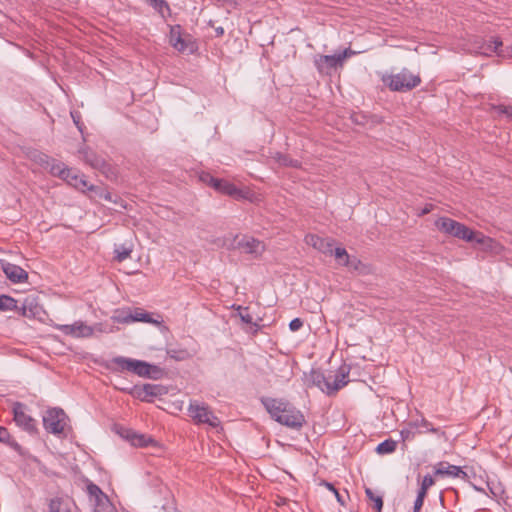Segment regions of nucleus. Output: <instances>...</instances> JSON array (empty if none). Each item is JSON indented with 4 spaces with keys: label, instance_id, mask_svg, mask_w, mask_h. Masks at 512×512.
<instances>
[{
    "label": "nucleus",
    "instance_id": "f257e3e1",
    "mask_svg": "<svg viewBox=\"0 0 512 512\" xmlns=\"http://www.w3.org/2000/svg\"><path fill=\"white\" fill-rule=\"evenodd\" d=\"M262 405L270 417L281 425L300 430L305 424V416L294 405L284 399L262 397Z\"/></svg>",
    "mask_w": 512,
    "mask_h": 512
},
{
    "label": "nucleus",
    "instance_id": "f03ea898",
    "mask_svg": "<svg viewBox=\"0 0 512 512\" xmlns=\"http://www.w3.org/2000/svg\"><path fill=\"white\" fill-rule=\"evenodd\" d=\"M383 82L392 91L407 92L419 86L421 78L404 68L397 74L384 77Z\"/></svg>",
    "mask_w": 512,
    "mask_h": 512
},
{
    "label": "nucleus",
    "instance_id": "7ed1b4c3",
    "mask_svg": "<svg viewBox=\"0 0 512 512\" xmlns=\"http://www.w3.org/2000/svg\"><path fill=\"white\" fill-rule=\"evenodd\" d=\"M188 415L196 424H207L213 428L220 425L219 418L215 416L210 407L203 402L196 400L190 401Z\"/></svg>",
    "mask_w": 512,
    "mask_h": 512
},
{
    "label": "nucleus",
    "instance_id": "20e7f679",
    "mask_svg": "<svg viewBox=\"0 0 512 512\" xmlns=\"http://www.w3.org/2000/svg\"><path fill=\"white\" fill-rule=\"evenodd\" d=\"M67 415L63 409L54 407L43 415V426L48 433L59 435L64 432Z\"/></svg>",
    "mask_w": 512,
    "mask_h": 512
},
{
    "label": "nucleus",
    "instance_id": "39448f33",
    "mask_svg": "<svg viewBox=\"0 0 512 512\" xmlns=\"http://www.w3.org/2000/svg\"><path fill=\"white\" fill-rule=\"evenodd\" d=\"M81 159L91 168L100 171L107 178L115 176L113 167L101 156L97 155L87 146H83L78 150Z\"/></svg>",
    "mask_w": 512,
    "mask_h": 512
},
{
    "label": "nucleus",
    "instance_id": "423d86ee",
    "mask_svg": "<svg viewBox=\"0 0 512 512\" xmlns=\"http://www.w3.org/2000/svg\"><path fill=\"white\" fill-rule=\"evenodd\" d=\"M121 390L143 402H153L154 397L162 396L167 393V388L165 386L150 383L142 386L135 385L130 389L122 388Z\"/></svg>",
    "mask_w": 512,
    "mask_h": 512
},
{
    "label": "nucleus",
    "instance_id": "0eeeda50",
    "mask_svg": "<svg viewBox=\"0 0 512 512\" xmlns=\"http://www.w3.org/2000/svg\"><path fill=\"white\" fill-rule=\"evenodd\" d=\"M86 492L93 505V512H108L112 503L102 489L90 480H87Z\"/></svg>",
    "mask_w": 512,
    "mask_h": 512
},
{
    "label": "nucleus",
    "instance_id": "6e6552de",
    "mask_svg": "<svg viewBox=\"0 0 512 512\" xmlns=\"http://www.w3.org/2000/svg\"><path fill=\"white\" fill-rule=\"evenodd\" d=\"M13 419L17 426L31 435L38 432L37 421L27 414V406L21 402H15L12 407Z\"/></svg>",
    "mask_w": 512,
    "mask_h": 512
},
{
    "label": "nucleus",
    "instance_id": "1a4fd4ad",
    "mask_svg": "<svg viewBox=\"0 0 512 512\" xmlns=\"http://www.w3.org/2000/svg\"><path fill=\"white\" fill-rule=\"evenodd\" d=\"M145 366V361L143 360L117 356L110 360L107 368L113 372L129 371L140 377L142 368Z\"/></svg>",
    "mask_w": 512,
    "mask_h": 512
},
{
    "label": "nucleus",
    "instance_id": "9d476101",
    "mask_svg": "<svg viewBox=\"0 0 512 512\" xmlns=\"http://www.w3.org/2000/svg\"><path fill=\"white\" fill-rule=\"evenodd\" d=\"M228 249L240 250L243 253L257 257L264 251V245L258 239L250 236H242L241 238L236 236L228 246Z\"/></svg>",
    "mask_w": 512,
    "mask_h": 512
},
{
    "label": "nucleus",
    "instance_id": "9b49d317",
    "mask_svg": "<svg viewBox=\"0 0 512 512\" xmlns=\"http://www.w3.org/2000/svg\"><path fill=\"white\" fill-rule=\"evenodd\" d=\"M115 320L118 323L128 324L132 322L158 323L154 320L150 313L142 308H127L116 312Z\"/></svg>",
    "mask_w": 512,
    "mask_h": 512
},
{
    "label": "nucleus",
    "instance_id": "f8f14e48",
    "mask_svg": "<svg viewBox=\"0 0 512 512\" xmlns=\"http://www.w3.org/2000/svg\"><path fill=\"white\" fill-rule=\"evenodd\" d=\"M211 181L213 182L212 188L221 194L230 196L236 200L248 198V191L236 187L233 183H231L228 180L217 178L216 180Z\"/></svg>",
    "mask_w": 512,
    "mask_h": 512
},
{
    "label": "nucleus",
    "instance_id": "ddd939ff",
    "mask_svg": "<svg viewBox=\"0 0 512 512\" xmlns=\"http://www.w3.org/2000/svg\"><path fill=\"white\" fill-rule=\"evenodd\" d=\"M314 65L321 75H330L332 70L336 69L338 66H342L337 54L316 55L314 57Z\"/></svg>",
    "mask_w": 512,
    "mask_h": 512
},
{
    "label": "nucleus",
    "instance_id": "4468645a",
    "mask_svg": "<svg viewBox=\"0 0 512 512\" xmlns=\"http://www.w3.org/2000/svg\"><path fill=\"white\" fill-rule=\"evenodd\" d=\"M435 476H449L466 480L468 474L460 466L449 464L446 461L438 462L434 467Z\"/></svg>",
    "mask_w": 512,
    "mask_h": 512
},
{
    "label": "nucleus",
    "instance_id": "2eb2a0df",
    "mask_svg": "<svg viewBox=\"0 0 512 512\" xmlns=\"http://www.w3.org/2000/svg\"><path fill=\"white\" fill-rule=\"evenodd\" d=\"M451 236L456 237L461 240H465L467 242L475 241V242L481 243V244H483L485 242V237L482 233L475 232L460 222H458V224L456 225Z\"/></svg>",
    "mask_w": 512,
    "mask_h": 512
},
{
    "label": "nucleus",
    "instance_id": "dca6fc26",
    "mask_svg": "<svg viewBox=\"0 0 512 512\" xmlns=\"http://www.w3.org/2000/svg\"><path fill=\"white\" fill-rule=\"evenodd\" d=\"M350 366L342 364L334 375L331 387H328V395H333L349 383Z\"/></svg>",
    "mask_w": 512,
    "mask_h": 512
},
{
    "label": "nucleus",
    "instance_id": "f3484780",
    "mask_svg": "<svg viewBox=\"0 0 512 512\" xmlns=\"http://www.w3.org/2000/svg\"><path fill=\"white\" fill-rule=\"evenodd\" d=\"M307 244L313 246L319 252L332 255L333 254V243L334 240L331 238H323L315 234H309L306 236Z\"/></svg>",
    "mask_w": 512,
    "mask_h": 512
},
{
    "label": "nucleus",
    "instance_id": "a211bd4d",
    "mask_svg": "<svg viewBox=\"0 0 512 512\" xmlns=\"http://www.w3.org/2000/svg\"><path fill=\"white\" fill-rule=\"evenodd\" d=\"M121 436L135 447H148L156 445V441L152 437L137 433L131 429L124 430Z\"/></svg>",
    "mask_w": 512,
    "mask_h": 512
},
{
    "label": "nucleus",
    "instance_id": "6ab92c4d",
    "mask_svg": "<svg viewBox=\"0 0 512 512\" xmlns=\"http://www.w3.org/2000/svg\"><path fill=\"white\" fill-rule=\"evenodd\" d=\"M502 41L499 37H493L491 40L484 43L480 48L483 49V53H496L499 57H512V45L505 49L502 47Z\"/></svg>",
    "mask_w": 512,
    "mask_h": 512
},
{
    "label": "nucleus",
    "instance_id": "aec40b11",
    "mask_svg": "<svg viewBox=\"0 0 512 512\" xmlns=\"http://www.w3.org/2000/svg\"><path fill=\"white\" fill-rule=\"evenodd\" d=\"M61 331L66 335L73 337H90L93 335V328L82 321H77L71 325H63Z\"/></svg>",
    "mask_w": 512,
    "mask_h": 512
},
{
    "label": "nucleus",
    "instance_id": "412c9836",
    "mask_svg": "<svg viewBox=\"0 0 512 512\" xmlns=\"http://www.w3.org/2000/svg\"><path fill=\"white\" fill-rule=\"evenodd\" d=\"M2 268L6 277L13 283H23L28 279V273L18 265L6 263Z\"/></svg>",
    "mask_w": 512,
    "mask_h": 512
},
{
    "label": "nucleus",
    "instance_id": "4be33fe9",
    "mask_svg": "<svg viewBox=\"0 0 512 512\" xmlns=\"http://www.w3.org/2000/svg\"><path fill=\"white\" fill-rule=\"evenodd\" d=\"M331 376L326 377L324 372L320 369H312L309 375V380L312 385L318 387L322 392L328 395V387H331Z\"/></svg>",
    "mask_w": 512,
    "mask_h": 512
},
{
    "label": "nucleus",
    "instance_id": "5701e85b",
    "mask_svg": "<svg viewBox=\"0 0 512 512\" xmlns=\"http://www.w3.org/2000/svg\"><path fill=\"white\" fill-rule=\"evenodd\" d=\"M181 30L182 29L180 25H174L170 27L169 43L177 51L185 52L187 45L182 37Z\"/></svg>",
    "mask_w": 512,
    "mask_h": 512
},
{
    "label": "nucleus",
    "instance_id": "b1692460",
    "mask_svg": "<svg viewBox=\"0 0 512 512\" xmlns=\"http://www.w3.org/2000/svg\"><path fill=\"white\" fill-rule=\"evenodd\" d=\"M64 181H66L69 185L75 187L76 189L80 190H93L94 186L89 184L88 181L85 179L84 175L77 174L73 169L70 168V174L69 177L64 178Z\"/></svg>",
    "mask_w": 512,
    "mask_h": 512
},
{
    "label": "nucleus",
    "instance_id": "393cba45",
    "mask_svg": "<svg viewBox=\"0 0 512 512\" xmlns=\"http://www.w3.org/2000/svg\"><path fill=\"white\" fill-rule=\"evenodd\" d=\"M145 365L146 366L142 368L140 377L159 380L166 375L165 369L161 368L158 365L150 364L146 361Z\"/></svg>",
    "mask_w": 512,
    "mask_h": 512
},
{
    "label": "nucleus",
    "instance_id": "a878e982",
    "mask_svg": "<svg viewBox=\"0 0 512 512\" xmlns=\"http://www.w3.org/2000/svg\"><path fill=\"white\" fill-rule=\"evenodd\" d=\"M166 354L168 357L175 361H185L192 358L193 356L186 348L180 346H167Z\"/></svg>",
    "mask_w": 512,
    "mask_h": 512
},
{
    "label": "nucleus",
    "instance_id": "bb28decb",
    "mask_svg": "<svg viewBox=\"0 0 512 512\" xmlns=\"http://www.w3.org/2000/svg\"><path fill=\"white\" fill-rule=\"evenodd\" d=\"M343 266H346L351 271L357 272L358 274L362 275L368 274L370 272V267L354 256H350L347 262H343Z\"/></svg>",
    "mask_w": 512,
    "mask_h": 512
},
{
    "label": "nucleus",
    "instance_id": "cd10ccee",
    "mask_svg": "<svg viewBox=\"0 0 512 512\" xmlns=\"http://www.w3.org/2000/svg\"><path fill=\"white\" fill-rule=\"evenodd\" d=\"M49 172L53 176H57L61 178L62 180L64 178L69 177L70 174V168L66 167L63 163L57 162L55 159H51V163L49 164Z\"/></svg>",
    "mask_w": 512,
    "mask_h": 512
},
{
    "label": "nucleus",
    "instance_id": "c85d7f7f",
    "mask_svg": "<svg viewBox=\"0 0 512 512\" xmlns=\"http://www.w3.org/2000/svg\"><path fill=\"white\" fill-rule=\"evenodd\" d=\"M272 158L277 162L280 166L284 167H292V168H300L301 162L297 159H292L288 154H284L281 152H275Z\"/></svg>",
    "mask_w": 512,
    "mask_h": 512
},
{
    "label": "nucleus",
    "instance_id": "c756f323",
    "mask_svg": "<svg viewBox=\"0 0 512 512\" xmlns=\"http://www.w3.org/2000/svg\"><path fill=\"white\" fill-rule=\"evenodd\" d=\"M48 512H72L71 502L59 497L51 499Z\"/></svg>",
    "mask_w": 512,
    "mask_h": 512
},
{
    "label": "nucleus",
    "instance_id": "7c9ffc66",
    "mask_svg": "<svg viewBox=\"0 0 512 512\" xmlns=\"http://www.w3.org/2000/svg\"><path fill=\"white\" fill-rule=\"evenodd\" d=\"M149 6L157 11L163 18L171 15V8L166 0H144Z\"/></svg>",
    "mask_w": 512,
    "mask_h": 512
},
{
    "label": "nucleus",
    "instance_id": "2f4dec72",
    "mask_svg": "<svg viewBox=\"0 0 512 512\" xmlns=\"http://www.w3.org/2000/svg\"><path fill=\"white\" fill-rule=\"evenodd\" d=\"M436 227L443 233L448 234L451 236L453 233L456 225L458 224V221L448 218V217H441L436 221Z\"/></svg>",
    "mask_w": 512,
    "mask_h": 512
},
{
    "label": "nucleus",
    "instance_id": "473e14b6",
    "mask_svg": "<svg viewBox=\"0 0 512 512\" xmlns=\"http://www.w3.org/2000/svg\"><path fill=\"white\" fill-rule=\"evenodd\" d=\"M397 448V442L393 439H386L383 442L379 443L376 447V452L378 454H389L393 453Z\"/></svg>",
    "mask_w": 512,
    "mask_h": 512
},
{
    "label": "nucleus",
    "instance_id": "72a5a7b5",
    "mask_svg": "<svg viewBox=\"0 0 512 512\" xmlns=\"http://www.w3.org/2000/svg\"><path fill=\"white\" fill-rule=\"evenodd\" d=\"M17 309V300L9 295H0V311H12Z\"/></svg>",
    "mask_w": 512,
    "mask_h": 512
},
{
    "label": "nucleus",
    "instance_id": "f704fd0d",
    "mask_svg": "<svg viewBox=\"0 0 512 512\" xmlns=\"http://www.w3.org/2000/svg\"><path fill=\"white\" fill-rule=\"evenodd\" d=\"M132 253V248L131 247H127L126 245H118L115 247L114 249V260H116L117 262H123L124 260H126L127 258L130 257Z\"/></svg>",
    "mask_w": 512,
    "mask_h": 512
},
{
    "label": "nucleus",
    "instance_id": "c9c22d12",
    "mask_svg": "<svg viewBox=\"0 0 512 512\" xmlns=\"http://www.w3.org/2000/svg\"><path fill=\"white\" fill-rule=\"evenodd\" d=\"M366 497L374 503L373 508L376 512H382L383 498L381 495H376L371 488L365 489Z\"/></svg>",
    "mask_w": 512,
    "mask_h": 512
},
{
    "label": "nucleus",
    "instance_id": "e433bc0d",
    "mask_svg": "<svg viewBox=\"0 0 512 512\" xmlns=\"http://www.w3.org/2000/svg\"><path fill=\"white\" fill-rule=\"evenodd\" d=\"M239 310H240L239 315H240L241 320L246 324L253 325L255 327L254 332H257L260 329V325L253 322V318L249 313L248 307H244V308L239 307Z\"/></svg>",
    "mask_w": 512,
    "mask_h": 512
},
{
    "label": "nucleus",
    "instance_id": "4c0bfd02",
    "mask_svg": "<svg viewBox=\"0 0 512 512\" xmlns=\"http://www.w3.org/2000/svg\"><path fill=\"white\" fill-rule=\"evenodd\" d=\"M410 426L415 428H425V431L430 433H437L438 431L437 428L433 427V425L423 417L420 420L411 422Z\"/></svg>",
    "mask_w": 512,
    "mask_h": 512
},
{
    "label": "nucleus",
    "instance_id": "58836bf2",
    "mask_svg": "<svg viewBox=\"0 0 512 512\" xmlns=\"http://www.w3.org/2000/svg\"><path fill=\"white\" fill-rule=\"evenodd\" d=\"M70 115H71V118L73 120V123L77 127L78 131L81 133L83 141H85L86 140L85 136H84L85 125L82 122V115H81V113L79 111L74 110V111L70 112Z\"/></svg>",
    "mask_w": 512,
    "mask_h": 512
},
{
    "label": "nucleus",
    "instance_id": "ea45409f",
    "mask_svg": "<svg viewBox=\"0 0 512 512\" xmlns=\"http://www.w3.org/2000/svg\"><path fill=\"white\" fill-rule=\"evenodd\" d=\"M333 254L340 265H343V262H347L350 257L346 249L342 247L333 249Z\"/></svg>",
    "mask_w": 512,
    "mask_h": 512
},
{
    "label": "nucleus",
    "instance_id": "a19ab883",
    "mask_svg": "<svg viewBox=\"0 0 512 512\" xmlns=\"http://www.w3.org/2000/svg\"><path fill=\"white\" fill-rule=\"evenodd\" d=\"M51 157H49L47 154L45 153H42V152H37L34 157H33V160L38 163L40 166L44 167V168H48L49 167V164L51 163Z\"/></svg>",
    "mask_w": 512,
    "mask_h": 512
},
{
    "label": "nucleus",
    "instance_id": "79ce46f5",
    "mask_svg": "<svg viewBox=\"0 0 512 512\" xmlns=\"http://www.w3.org/2000/svg\"><path fill=\"white\" fill-rule=\"evenodd\" d=\"M435 484L434 478L430 474H426L422 482L420 484L419 492H422L424 494H427L430 487H432Z\"/></svg>",
    "mask_w": 512,
    "mask_h": 512
},
{
    "label": "nucleus",
    "instance_id": "37998d69",
    "mask_svg": "<svg viewBox=\"0 0 512 512\" xmlns=\"http://www.w3.org/2000/svg\"><path fill=\"white\" fill-rule=\"evenodd\" d=\"M427 494H424L422 492H419L417 493V497L414 501V507H413V512H420L422 506H423V503H424V499L426 497Z\"/></svg>",
    "mask_w": 512,
    "mask_h": 512
},
{
    "label": "nucleus",
    "instance_id": "c03bdc74",
    "mask_svg": "<svg viewBox=\"0 0 512 512\" xmlns=\"http://www.w3.org/2000/svg\"><path fill=\"white\" fill-rule=\"evenodd\" d=\"M496 111H498L500 114L506 115L509 119L512 120V106L508 105H498L494 108Z\"/></svg>",
    "mask_w": 512,
    "mask_h": 512
},
{
    "label": "nucleus",
    "instance_id": "a18cd8bd",
    "mask_svg": "<svg viewBox=\"0 0 512 512\" xmlns=\"http://www.w3.org/2000/svg\"><path fill=\"white\" fill-rule=\"evenodd\" d=\"M303 327V320L300 318H294L289 323V328L291 331L296 332Z\"/></svg>",
    "mask_w": 512,
    "mask_h": 512
},
{
    "label": "nucleus",
    "instance_id": "49530a36",
    "mask_svg": "<svg viewBox=\"0 0 512 512\" xmlns=\"http://www.w3.org/2000/svg\"><path fill=\"white\" fill-rule=\"evenodd\" d=\"M356 52L351 50L350 48L344 49L342 52L338 53V57L340 58L341 65H343V62L346 58L351 57Z\"/></svg>",
    "mask_w": 512,
    "mask_h": 512
},
{
    "label": "nucleus",
    "instance_id": "de8ad7c7",
    "mask_svg": "<svg viewBox=\"0 0 512 512\" xmlns=\"http://www.w3.org/2000/svg\"><path fill=\"white\" fill-rule=\"evenodd\" d=\"M217 178L213 177L210 173H202L200 175V180L204 183H206L208 186L212 187V181L216 180Z\"/></svg>",
    "mask_w": 512,
    "mask_h": 512
},
{
    "label": "nucleus",
    "instance_id": "09e8293b",
    "mask_svg": "<svg viewBox=\"0 0 512 512\" xmlns=\"http://www.w3.org/2000/svg\"><path fill=\"white\" fill-rule=\"evenodd\" d=\"M400 436L403 441H407L414 438V433L410 429H402L400 431Z\"/></svg>",
    "mask_w": 512,
    "mask_h": 512
},
{
    "label": "nucleus",
    "instance_id": "8fccbe9b",
    "mask_svg": "<svg viewBox=\"0 0 512 512\" xmlns=\"http://www.w3.org/2000/svg\"><path fill=\"white\" fill-rule=\"evenodd\" d=\"M9 432L8 430L3 427V426H0V442H7L8 439H9Z\"/></svg>",
    "mask_w": 512,
    "mask_h": 512
},
{
    "label": "nucleus",
    "instance_id": "3c124183",
    "mask_svg": "<svg viewBox=\"0 0 512 512\" xmlns=\"http://www.w3.org/2000/svg\"><path fill=\"white\" fill-rule=\"evenodd\" d=\"M335 496H336V499L337 501L341 504V505H345V500H344V497L338 492V491H335L334 492Z\"/></svg>",
    "mask_w": 512,
    "mask_h": 512
},
{
    "label": "nucleus",
    "instance_id": "603ef678",
    "mask_svg": "<svg viewBox=\"0 0 512 512\" xmlns=\"http://www.w3.org/2000/svg\"><path fill=\"white\" fill-rule=\"evenodd\" d=\"M215 33H216L217 37L223 36L224 35V28L223 27L215 28Z\"/></svg>",
    "mask_w": 512,
    "mask_h": 512
},
{
    "label": "nucleus",
    "instance_id": "864d4df0",
    "mask_svg": "<svg viewBox=\"0 0 512 512\" xmlns=\"http://www.w3.org/2000/svg\"><path fill=\"white\" fill-rule=\"evenodd\" d=\"M326 487L331 490L333 493L337 491V489L333 486V484L325 482Z\"/></svg>",
    "mask_w": 512,
    "mask_h": 512
},
{
    "label": "nucleus",
    "instance_id": "5fc2aeb1",
    "mask_svg": "<svg viewBox=\"0 0 512 512\" xmlns=\"http://www.w3.org/2000/svg\"><path fill=\"white\" fill-rule=\"evenodd\" d=\"M431 211V208H428L426 207L424 210H423V214H426V213H429Z\"/></svg>",
    "mask_w": 512,
    "mask_h": 512
},
{
    "label": "nucleus",
    "instance_id": "6e6d98bb",
    "mask_svg": "<svg viewBox=\"0 0 512 512\" xmlns=\"http://www.w3.org/2000/svg\"><path fill=\"white\" fill-rule=\"evenodd\" d=\"M23 315H26V306L23 307Z\"/></svg>",
    "mask_w": 512,
    "mask_h": 512
},
{
    "label": "nucleus",
    "instance_id": "4d7b16f0",
    "mask_svg": "<svg viewBox=\"0 0 512 512\" xmlns=\"http://www.w3.org/2000/svg\"><path fill=\"white\" fill-rule=\"evenodd\" d=\"M283 502V499H280L279 502H277V505H280V503Z\"/></svg>",
    "mask_w": 512,
    "mask_h": 512
},
{
    "label": "nucleus",
    "instance_id": "13d9d810",
    "mask_svg": "<svg viewBox=\"0 0 512 512\" xmlns=\"http://www.w3.org/2000/svg\"><path fill=\"white\" fill-rule=\"evenodd\" d=\"M283 502V499H280L279 502H277V505H280V503Z\"/></svg>",
    "mask_w": 512,
    "mask_h": 512
},
{
    "label": "nucleus",
    "instance_id": "bf43d9fd",
    "mask_svg": "<svg viewBox=\"0 0 512 512\" xmlns=\"http://www.w3.org/2000/svg\"><path fill=\"white\" fill-rule=\"evenodd\" d=\"M283 502V499H280L279 502H277V505H280V503Z\"/></svg>",
    "mask_w": 512,
    "mask_h": 512
}]
</instances>
